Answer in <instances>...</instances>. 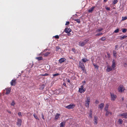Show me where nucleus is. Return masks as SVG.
<instances>
[{
  "mask_svg": "<svg viewBox=\"0 0 127 127\" xmlns=\"http://www.w3.org/2000/svg\"><path fill=\"white\" fill-rule=\"evenodd\" d=\"M89 39L87 38L84 40L83 41H80L79 42V46H83L86 44L89 41Z\"/></svg>",
  "mask_w": 127,
  "mask_h": 127,
  "instance_id": "obj_1",
  "label": "nucleus"
},
{
  "mask_svg": "<svg viewBox=\"0 0 127 127\" xmlns=\"http://www.w3.org/2000/svg\"><path fill=\"white\" fill-rule=\"evenodd\" d=\"M90 102V98L89 97H88L87 99L85 101V106L87 108L89 107V105Z\"/></svg>",
  "mask_w": 127,
  "mask_h": 127,
  "instance_id": "obj_2",
  "label": "nucleus"
},
{
  "mask_svg": "<svg viewBox=\"0 0 127 127\" xmlns=\"http://www.w3.org/2000/svg\"><path fill=\"white\" fill-rule=\"evenodd\" d=\"M75 106V104L73 103H71L67 106H65V107L68 109H70L73 108Z\"/></svg>",
  "mask_w": 127,
  "mask_h": 127,
  "instance_id": "obj_3",
  "label": "nucleus"
},
{
  "mask_svg": "<svg viewBox=\"0 0 127 127\" xmlns=\"http://www.w3.org/2000/svg\"><path fill=\"white\" fill-rule=\"evenodd\" d=\"M110 95L111 100L114 101L116 98V96L112 93H110Z\"/></svg>",
  "mask_w": 127,
  "mask_h": 127,
  "instance_id": "obj_4",
  "label": "nucleus"
},
{
  "mask_svg": "<svg viewBox=\"0 0 127 127\" xmlns=\"http://www.w3.org/2000/svg\"><path fill=\"white\" fill-rule=\"evenodd\" d=\"M79 66L80 67L82 68V70H84L85 69V65L84 63H81V62L80 61L79 63Z\"/></svg>",
  "mask_w": 127,
  "mask_h": 127,
  "instance_id": "obj_5",
  "label": "nucleus"
},
{
  "mask_svg": "<svg viewBox=\"0 0 127 127\" xmlns=\"http://www.w3.org/2000/svg\"><path fill=\"white\" fill-rule=\"evenodd\" d=\"M118 91L119 92H122L124 90V89L123 88V85H120L118 89Z\"/></svg>",
  "mask_w": 127,
  "mask_h": 127,
  "instance_id": "obj_6",
  "label": "nucleus"
},
{
  "mask_svg": "<svg viewBox=\"0 0 127 127\" xmlns=\"http://www.w3.org/2000/svg\"><path fill=\"white\" fill-rule=\"evenodd\" d=\"M22 122V120L21 119H18L17 125L18 127H20L21 126Z\"/></svg>",
  "mask_w": 127,
  "mask_h": 127,
  "instance_id": "obj_7",
  "label": "nucleus"
},
{
  "mask_svg": "<svg viewBox=\"0 0 127 127\" xmlns=\"http://www.w3.org/2000/svg\"><path fill=\"white\" fill-rule=\"evenodd\" d=\"M120 116H122L123 118H127V113H121L119 115Z\"/></svg>",
  "mask_w": 127,
  "mask_h": 127,
  "instance_id": "obj_8",
  "label": "nucleus"
},
{
  "mask_svg": "<svg viewBox=\"0 0 127 127\" xmlns=\"http://www.w3.org/2000/svg\"><path fill=\"white\" fill-rule=\"evenodd\" d=\"M16 80L15 79L12 80L10 82L11 85V86H15L16 83Z\"/></svg>",
  "mask_w": 127,
  "mask_h": 127,
  "instance_id": "obj_9",
  "label": "nucleus"
},
{
  "mask_svg": "<svg viewBox=\"0 0 127 127\" xmlns=\"http://www.w3.org/2000/svg\"><path fill=\"white\" fill-rule=\"evenodd\" d=\"M71 31V30L70 28H65L64 31L67 33H68L70 32Z\"/></svg>",
  "mask_w": 127,
  "mask_h": 127,
  "instance_id": "obj_10",
  "label": "nucleus"
},
{
  "mask_svg": "<svg viewBox=\"0 0 127 127\" xmlns=\"http://www.w3.org/2000/svg\"><path fill=\"white\" fill-rule=\"evenodd\" d=\"M86 91V89L83 88H79V92L80 93H84Z\"/></svg>",
  "mask_w": 127,
  "mask_h": 127,
  "instance_id": "obj_11",
  "label": "nucleus"
},
{
  "mask_svg": "<svg viewBox=\"0 0 127 127\" xmlns=\"http://www.w3.org/2000/svg\"><path fill=\"white\" fill-rule=\"evenodd\" d=\"M104 103H101L98 106V108L102 110L103 109L104 107Z\"/></svg>",
  "mask_w": 127,
  "mask_h": 127,
  "instance_id": "obj_12",
  "label": "nucleus"
},
{
  "mask_svg": "<svg viewBox=\"0 0 127 127\" xmlns=\"http://www.w3.org/2000/svg\"><path fill=\"white\" fill-rule=\"evenodd\" d=\"M115 61V60H113L112 61V64L111 66V67L113 68H114L116 66Z\"/></svg>",
  "mask_w": 127,
  "mask_h": 127,
  "instance_id": "obj_13",
  "label": "nucleus"
},
{
  "mask_svg": "<svg viewBox=\"0 0 127 127\" xmlns=\"http://www.w3.org/2000/svg\"><path fill=\"white\" fill-rule=\"evenodd\" d=\"M60 114L59 113H57L55 116L54 119L55 120L57 121L59 117Z\"/></svg>",
  "mask_w": 127,
  "mask_h": 127,
  "instance_id": "obj_14",
  "label": "nucleus"
},
{
  "mask_svg": "<svg viewBox=\"0 0 127 127\" xmlns=\"http://www.w3.org/2000/svg\"><path fill=\"white\" fill-rule=\"evenodd\" d=\"M98 118L96 116H95L94 118V124L95 125H96L97 123Z\"/></svg>",
  "mask_w": 127,
  "mask_h": 127,
  "instance_id": "obj_15",
  "label": "nucleus"
},
{
  "mask_svg": "<svg viewBox=\"0 0 127 127\" xmlns=\"http://www.w3.org/2000/svg\"><path fill=\"white\" fill-rule=\"evenodd\" d=\"M95 6H92V8H90L88 10V12L89 13H92L93 10L94 9Z\"/></svg>",
  "mask_w": 127,
  "mask_h": 127,
  "instance_id": "obj_16",
  "label": "nucleus"
},
{
  "mask_svg": "<svg viewBox=\"0 0 127 127\" xmlns=\"http://www.w3.org/2000/svg\"><path fill=\"white\" fill-rule=\"evenodd\" d=\"M111 66H108L107 67V71L108 72H109L112 70V68Z\"/></svg>",
  "mask_w": 127,
  "mask_h": 127,
  "instance_id": "obj_17",
  "label": "nucleus"
},
{
  "mask_svg": "<svg viewBox=\"0 0 127 127\" xmlns=\"http://www.w3.org/2000/svg\"><path fill=\"white\" fill-rule=\"evenodd\" d=\"M6 92L5 93L6 95H8L9 94L10 92V88H8V89H6Z\"/></svg>",
  "mask_w": 127,
  "mask_h": 127,
  "instance_id": "obj_18",
  "label": "nucleus"
},
{
  "mask_svg": "<svg viewBox=\"0 0 127 127\" xmlns=\"http://www.w3.org/2000/svg\"><path fill=\"white\" fill-rule=\"evenodd\" d=\"M105 111H106L105 114L106 116H108L109 114L111 115L112 114V113L111 112H110L109 111L107 110Z\"/></svg>",
  "mask_w": 127,
  "mask_h": 127,
  "instance_id": "obj_19",
  "label": "nucleus"
},
{
  "mask_svg": "<svg viewBox=\"0 0 127 127\" xmlns=\"http://www.w3.org/2000/svg\"><path fill=\"white\" fill-rule=\"evenodd\" d=\"M65 59L64 58H61L59 60V62L60 63H62L65 61Z\"/></svg>",
  "mask_w": 127,
  "mask_h": 127,
  "instance_id": "obj_20",
  "label": "nucleus"
},
{
  "mask_svg": "<svg viewBox=\"0 0 127 127\" xmlns=\"http://www.w3.org/2000/svg\"><path fill=\"white\" fill-rule=\"evenodd\" d=\"M127 37V36L126 35H124L123 36H120V40H123V39H125L126 37Z\"/></svg>",
  "mask_w": 127,
  "mask_h": 127,
  "instance_id": "obj_21",
  "label": "nucleus"
},
{
  "mask_svg": "<svg viewBox=\"0 0 127 127\" xmlns=\"http://www.w3.org/2000/svg\"><path fill=\"white\" fill-rule=\"evenodd\" d=\"M109 106V105L108 104H107L105 106L104 110L105 111L108 110Z\"/></svg>",
  "mask_w": 127,
  "mask_h": 127,
  "instance_id": "obj_22",
  "label": "nucleus"
},
{
  "mask_svg": "<svg viewBox=\"0 0 127 127\" xmlns=\"http://www.w3.org/2000/svg\"><path fill=\"white\" fill-rule=\"evenodd\" d=\"M93 64L95 68H97V69L98 68L99 66L98 65L96 64L95 63H93Z\"/></svg>",
  "mask_w": 127,
  "mask_h": 127,
  "instance_id": "obj_23",
  "label": "nucleus"
},
{
  "mask_svg": "<svg viewBox=\"0 0 127 127\" xmlns=\"http://www.w3.org/2000/svg\"><path fill=\"white\" fill-rule=\"evenodd\" d=\"M81 61L84 63H85L88 61V60L87 59L84 58L82 59L81 60Z\"/></svg>",
  "mask_w": 127,
  "mask_h": 127,
  "instance_id": "obj_24",
  "label": "nucleus"
},
{
  "mask_svg": "<svg viewBox=\"0 0 127 127\" xmlns=\"http://www.w3.org/2000/svg\"><path fill=\"white\" fill-rule=\"evenodd\" d=\"M65 122H62L60 124V127H64V126L65 125Z\"/></svg>",
  "mask_w": 127,
  "mask_h": 127,
  "instance_id": "obj_25",
  "label": "nucleus"
},
{
  "mask_svg": "<svg viewBox=\"0 0 127 127\" xmlns=\"http://www.w3.org/2000/svg\"><path fill=\"white\" fill-rule=\"evenodd\" d=\"M103 30V29L102 28H101L98 29L96 31V32H100L102 30Z\"/></svg>",
  "mask_w": 127,
  "mask_h": 127,
  "instance_id": "obj_26",
  "label": "nucleus"
},
{
  "mask_svg": "<svg viewBox=\"0 0 127 127\" xmlns=\"http://www.w3.org/2000/svg\"><path fill=\"white\" fill-rule=\"evenodd\" d=\"M36 59L38 60H41L42 59V58L41 57H37L36 58Z\"/></svg>",
  "mask_w": 127,
  "mask_h": 127,
  "instance_id": "obj_27",
  "label": "nucleus"
},
{
  "mask_svg": "<svg viewBox=\"0 0 127 127\" xmlns=\"http://www.w3.org/2000/svg\"><path fill=\"white\" fill-rule=\"evenodd\" d=\"M50 53L49 52H47L46 53H45L43 55H44L45 56H47L49 54H50Z\"/></svg>",
  "mask_w": 127,
  "mask_h": 127,
  "instance_id": "obj_28",
  "label": "nucleus"
},
{
  "mask_svg": "<svg viewBox=\"0 0 127 127\" xmlns=\"http://www.w3.org/2000/svg\"><path fill=\"white\" fill-rule=\"evenodd\" d=\"M117 53L116 51H114L113 52V55L114 56H115V57H116L117 55H116Z\"/></svg>",
  "mask_w": 127,
  "mask_h": 127,
  "instance_id": "obj_29",
  "label": "nucleus"
},
{
  "mask_svg": "<svg viewBox=\"0 0 127 127\" xmlns=\"http://www.w3.org/2000/svg\"><path fill=\"white\" fill-rule=\"evenodd\" d=\"M123 122V120L121 119H119L118 121V122L120 124H122Z\"/></svg>",
  "mask_w": 127,
  "mask_h": 127,
  "instance_id": "obj_30",
  "label": "nucleus"
},
{
  "mask_svg": "<svg viewBox=\"0 0 127 127\" xmlns=\"http://www.w3.org/2000/svg\"><path fill=\"white\" fill-rule=\"evenodd\" d=\"M103 34V33H97L95 35V36H99L100 35H102Z\"/></svg>",
  "mask_w": 127,
  "mask_h": 127,
  "instance_id": "obj_31",
  "label": "nucleus"
},
{
  "mask_svg": "<svg viewBox=\"0 0 127 127\" xmlns=\"http://www.w3.org/2000/svg\"><path fill=\"white\" fill-rule=\"evenodd\" d=\"M127 19V16L122 17V20L124 21Z\"/></svg>",
  "mask_w": 127,
  "mask_h": 127,
  "instance_id": "obj_32",
  "label": "nucleus"
},
{
  "mask_svg": "<svg viewBox=\"0 0 127 127\" xmlns=\"http://www.w3.org/2000/svg\"><path fill=\"white\" fill-rule=\"evenodd\" d=\"M33 116L35 119H37L38 120H39V119L37 117L36 114H34L33 115Z\"/></svg>",
  "mask_w": 127,
  "mask_h": 127,
  "instance_id": "obj_33",
  "label": "nucleus"
},
{
  "mask_svg": "<svg viewBox=\"0 0 127 127\" xmlns=\"http://www.w3.org/2000/svg\"><path fill=\"white\" fill-rule=\"evenodd\" d=\"M60 49V47L59 46H57L56 47V50L58 51L59 49Z\"/></svg>",
  "mask_w": 127,
  "mask_h": 127,
  "instance_id": "obj_34",
  "label": "nucleus"
},
{
  "mask_svg": "<svg viewBox=\"0 0 127 127\" xmlns=\"http://www.w3.org/2000/svg\"><path fill=\"white\" fill-rule=\"evenodd\" d=\"M15 104V103L14 101H13L11 103V106H14Z\"/></svg>",
  "mask_w": 127,
  "mask_h": 127,
  "instance_id": "obj_35",
  "label": "nucleus"
},
{
  "mask_svg": "<svg viewBox=\"0 0 127 127\" xmlns=\"http://www.w3.org/2000/svg\"><path fill=\"white\" fill-rule=\"evenodd\" d=\"M75 21L77 22L78 23H80V20L78 19H76L75 20Z\"/></svg>",
  "mask_w": 127,
  "mask_h": 127,
  "instance_id": "obj_36",
  "label": "nucleus"
},
{
  "mask_svg": "<svg viewBox=\"0 0 127 127\" xmlns=\"http://www.w3.org/2000/svg\"><path fill=\"white\" fill-rule=\"evenodd\" d=\"M106 39V38L105 37H102L100 38V39L102 41L105 40Z\"/></svg>",
  "mask_w": 127,
  "mask_h": 127,
  "instance_id": "obj_37",
  "label": "nucleus"
},
{
  "mask_svg": "<svg viewBox=\"0 0 127 127\" xmlns=\"http://www.w3.org/2000/svg\"><path fill=\"white\" fill-rule=\"evenodd\" d=\"M60 75V74L58 73L55 74H53V75L54 77H55L58 76Z\"/></svg>",
  "mask_w": 127,
  "mask_h": 127,
  "instance_id": "obj_38",
  "label": "nucleus"
},
{
  "mask_svg": "<svg viewBox=\"0 0 127 127\" xmlns=\"http://www.w3.org/2000/svg\"><path fill=\"white\" fill-rule=\"evenodd\" d=\"M119 31V29H117L116 30H115L114 31V32L115 33H118V32Z\"/></svg>",
  "mask_w": 127,
  "mask_h": 127,
  "instance_id": "obj_39",
  "label": "nucleus"
},
{
  "mask_svg": "<svg viewBox=\"0 0 127 127\" xmlns=\"http://www.w3.org/2000/svg\"><path fill=\"white\" fill-rule=\"evenodd\" d=\"M118 2V1L117 0H115L113 1V3L114 4H115L116 3Z\"/></svg>",
  "mask_w": 127,
  "mask_h": 127,
  "instance_id": "obj_40",
  "label": "nucleus"
},
{
  "mask_svg": "<svg viewBox=\"0 0 127 127\" xmlns=\"http://www.w3.org/2000/svg\"><path fill=\"white\" fill-rule=\"evenodd\" d=\"M127 31V29H123L122 32L123 33H125Z\"/></svg>",
  "mask_w": 127,
  "mask_h": 127,
  "instance_id": "obj_41",
  "label": "nucleus"
},
{
  "mask_svg": "<svg viewBox=\"0 0 127 127\" xmlns=\"http://www.w3.org/2000/svg\"><path fill=\"white\" fill-rule=\"evenodd\" d=\"M18 115L20 117H21L22 116V115L21 114V112H19L18 113Z\"/></svg>",
  "mask_w": 127,
  "mask_h": 127,
  "instance_id": "obj_42",
  "label": "nucleus"
},
{
  "mask_svg": "<svg viewBox=\"0 0 127 127\" xmlns=\"http://www.w3.org/2000/svg\"><path fill=\"white\" fill-rule=\"evenodd\" d=\"M92 112H90L89 115V117L92 118Z\"/></svg>",
  "mask_w": 127,
  "mask_h": 127,
  "instance_id": "obj_43",
  "label": "nucleus"
},
{
  "mask_svg": "<svg viewBox=\"0 0 127 127\" xmlns=\"http://www.w3.org/2000/svg\"><path fill=\"white\" fill-rule=\"evenodd\" d=\"M105 9L106 10L108 11H109L110 10V9L109 7H108L107 6L106 7Z\"/></svg>",
  "mask_w": 127,
  "mask_h": 127,
  "instance_id": "obj_44",
  "label": "nucleus"
},
{
  "mask_svg": "<svg viewBox=\"0 0 127 127\" xmlns=\"http://www.w3.org/2000/svg\"><path fill=\"white\" fill-rule=\"evenodd\" d=\"M41 75L42 76H45L48 75V74L47 73H46L45 74H42Z\"/></svg>",
  "mask_w": 127,
  "mask_h": 127,
  "instance_id": "obj_45",
  "label": "nucleus"
},
{
  "mask_svg": "<svg viewBox=\"0 0 127 127\" xmlns=\"http://www.w3.org/2000/svg\"><path fill=\"white\" fill-rule=\"evenodd\" d=\"M55 37L57 38V39H58L59 38V36L58 35H55Z\"/></svg>",
  "mask_w": 127,
  "mask_h": 127,
  "instance_id": "obj_46",
  "label": "nucleus"
},
{
  "mask_svg": "<svg viewBox=\"0 0 127 127\" xmlns=\"http://www.w3.org/2000/svg\"><path fill=\"white\" fill-rule=\"evenodd\" d=\"M69 22H68V21H67V22H66V23L65 24V25H68L69 24Z\"/></svg>",
  "mask_w": 127,
  "mask_h": 127,
  "instance_id": "obj_47",
  "label": "nucleus"
},
{
  "mask_svg": "<svg viewBox=\"0 0 127 127\" xmlns=\"http://www.w3.org/2000/svg\"><path fill=\"white\" fill-rule=\"evenodd\" d=\"M69 58L70 59H72L73 60H74V58L73 57H70Z\"/></svg>",
  "mask_w": 127,
  "mask_h": 127,
  "instance_id": "obj_48",
  "label": "nucleus"
},
{
  "mask_svg": "<svg viewBox=\"0 0 127 127\" xmlns=\"http://www.w3.org/2000/svg\"><path fill=\"white\" fill-rule=\"evenodd\" d=\"M42 117L43 119L44 120V116L43 115V113L42 114Z\"/></svg>",
  "mask_w": 127,
  "mask_h": 127,
  "instance_id": "obj_49",
  "label": "nucleus"
},
{
  "mask_svg": "<svg viewBox=\"0 0 127 127\" xmlns=\"http://www.w3.org/2000/svg\"><path fill=\"white\" fill-rule=\"evenodd\" d=\"M7 112L9 113H11V112L9 110H7Z\"/></svg>",
  "mask_w": 127,
  "mask_h": 127,
  "instance_id": "obj_50",
  "label": "nucleus"
},
{
  "mask_svg": "<svg viewBox=\"0 0 127 127\" xmlns=\"http://www.w3.org/2000/svg\"><path fill=\"white\" fill-rule=\"evenodd\" d=\"M98 103V101L97 100H96L95 101V103L96 104H97Z\"/></svg>",
  "mask_w": 127,
  "mask_h": 127,
  "instance_id": "obj_51",
  "label": "nucleus"
},
{
  "mask_svg": "<svg viewBox=\"0 0 127 127\" xmlns=\"http://www.w3.org/2000/svg\"><path fill=\"white\" fill-rule=\"evenodd\" d=\"M84 88V87H83V85H82V86H81V88Z\"/></svg>",
  "mask_w": 127,
  "mask_h": 127,
  "instance_id": "obj_52",
  "label": "nucleus"
},
{
  "mask_svg": "<svg viewBox=\"0 0 127 127\" xmlns=\"http://www.w3.org/2000/svg\"><path fill=\"white\" fill-rule=\"evenodd\" d=\"M67 81L69 83L70 82V80L69 79H68Z\"/></svg>",
  "mask_w": 127,
  "mask_h": 127,
  "instance_id": "obj_53",
  "label": "nucleus"
},
{
  "mask_svg": "<svg viewBox=\"0 0 127 127\" xmlns=\"http://www.w3.org/2000/svg\"><path fill=\"white\" fill-rule=\"evenodd\" d=\"M107 0H104V1L105 2H106Z\"/></svg>",
  "mask_w": 127,
  "mask_h": 127,
  "instance_id": "obj_54",
  "label": "nucleus"
},
{
  "mask_svg": "<svg viewBox=\"0 0 127 127\" xmlns=\"http://www.w3.org/2000/svg\"><path fill=\"white\" fill-rule=\"evenodd\" d=\"M63 85L64 86H65L66 85V84L65 83H63Z\"/></svg>",
  "mask_w": 127,
  "mask_h": 127,
  "instance_id": "obj_55",
  "label": "nucleus"
},
{
  "mask_svg": "<svg viewBox=\"0 0 127 127\" xmlns=\"http://www.w3.org/2000/svg\"><path fill=\"white\" fill-rule=\"evenodd\" d=\"M122 100L123 101L124 100V98L123 97L122 98Z\"/></svg>",
  "mask_w": 127,
  "mask_h": 127,
  "instance_id": "obj_56",
  "label": "nucleus"
},
{
  "mask_svg": "<svg viewBox=\"0 0 127 127\" xmlns=\"http://www.w3.org/2000/svg\"><path fill=\"white\" fill-rule=\"evenodd\" d=\"M33 65V64H32V66L31 67V68H32V66Z\"/></svg>",
  "mask_w": 127,
  "mask_h": 127,
  "instance_id": "obj_57",
  "label": "nucleus"
},
{
  "mask_svg": "<svg viewBox=\"0 0 127 127\" xmlns=\"http://www.w3.org/2000/svg\"><path fill=\"white\" fill-rule=\"evenodd\" d=\"M47 50V49H45V50H44V51H43V52H44V51H45L46 50Z\"/></svg>",
  "mask_w": 127,
  "mask_h": 127,
  "instance_id": "obj_58",
  "label": "nucleus"
},
{
  "mask_svg": "<svg viewBox=\"0 0 127 127\" xmlns=\"http://www.w3.org/2000/svg\"><path fill=\"white\" fill-rule=\"evenodd\" d=\"M92 112V111H91V110H90V112Z\"/></svg>",
  "mask_w": 127,
  "mask_h": 127,
  "instance_id": "obj_59",
  "label": "nucleus"
},
{
  "mask_svg": "<svg viewBox=\"0 0 127 127\" xmlns=\"http://www.w3.org/2000/svg\"><path fill=\"white\" fill-rule=\"evenodd\" d=\"M117 48V47H116H116H115V49H116V48Z\"/></svg>",
  "mask_w": 127,
  "mask_h": 127,
  "instance_id": "obj_60",
  "label": "nucleus"
},
{
  "mask_svg": "<svg viewBox=\"0 0 127 127\" xmlns=\"http://www.w3.org/2000/svg\"><path fill=\"white\" fill-rule=\"evenodd\" d=\"M74 50V49H72V50Z\"/></svg>",
  "mask_w": 127,
  "mask_h": 127,
  "instance_id": "obj_61",
  "label": "nucleus"
},
{
  "mask_svg": "<svg viewBox=\"0 0 127 127\" xmlns=\"http://www.w3.org/2000/svg\"><path fill=\"white\" fill-rule=\"evenodd\" d=\"M74 50V49H72V50Z\"/></svg>",
  "mask_w": 127,
  "mask_h": 127,
  "instance_id": "obj_62",
  "label": "nucleus"
},
{
  "mask_svg": "<svg viewBox=\"0 0 127 127\" xmlns=\"http://www.w3.org/2000/svg\"><path fill=\"white\" fill-rule=\"evenodd\" d=\"M84 82H85V81H84Z\"/></svg>",
  "mask_w": 127,
  "mask_h": 127,
  "instance_id": "obj_63",
  "label": "nucleus"
}]
</instances>
